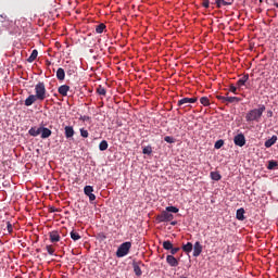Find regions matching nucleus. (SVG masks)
Masks as SVG:
<instances>
[{"mask_svg":"<svg viewBox=\"0 0 278 278\" xmlns=\"http://www.w3.org/2000/svg\"><path fill=\"white\" fill-rule=\"evenodd\" d=\"M92 192H94V188L92 186H85L84 193L89 198L90 203L97 200V195Z\"/></svg>","mask_w":278,"mask_h":278,"instance_id":"6","label":"nucleus"},{"mask_svg":"<svg viewBox=\"0 0 278 278\" xmlns=\"http://www.w3.org/2000/svg\"><path fill=\"white\" fill-rule=\"evenodd\" d=\"M248 81H249V74H244V75L237 81V87H238V88H242V86H245Z\"/></svg>","mask_w":278,"mask_h":278,"instance_id":"16","label":"nucleus"},{"mask_svg":"<svg viewBox=\"0 0 278 278\" xmlns=\"http://www.w3.org/2000/svg\"><path fill=\"white\" fill-rule=\"evenodd\" d=\"M203 253V245H201V242L197 241L193 244V257H199Z\"/></svg>","mask_w":278,"mask_h":278,"instance_id":"8","label":"nucleus"},{"mask_svg":"<svg viewBox=\"0 0 278 278\" xmlns=\"http://www.w3.org/2000/svg\"><path fill=\"white\" fill-rule=\"evenodd\" d=\"M166 262L169 266H173V267L179 266V261H177V258L173 255H167Z\"/></svg>","mask_w":278,"mask_h":278,"instance_id":"11","label":"nucleus"},{"mask_svg":"<svg viewBox=\"0 0 278 278\" xmlns=\"http://www.w3.org/2000/svg\"><path fill=\"white\" fill-rule=\"evenodd\" d=\"M233 142L236 147H244V144H247V138L243 134H238L237 136H235Z\"/></svg>","mask_w":278,"mask_h":278,"instance_id":"7","label":"nucleus"},{"mask_svg":"<svg viewBox=\"0 0 278 278\" xmlns=\"http://www.w3.org/2000/svg\"><path fill=\"white\" fill-rule=\"evenodd\" d=\"M50 236V242H60V232L56 230H53L49 233Z\"/></svg>","mask_w":278,"mask_h":278,"instance_id":"17","label":"nucleus"},{"mask_svg":"<svg viewBox=\"0 0 278 278\" xmlns=\"http://www.w3.org/2000/svg\"><path fill=\"white\" fill-rule=\"evenodd\" d=\"M230 92H232L233 94H238V87L230 85Z\"/></svg>","mask_w":278,"mask_h":278,"instance_id":"39","label":"nucleus"},{"mask_svg":"<svg viewBox=\"0 0 278 278\" xmlns=\"http://www.w3.org/2000/svg\"><path fill=\"white\" fill-rule=\"evenodd\" d=\"M268 118H273V111H267Z\"/></svg>","mask_w":278,"mask_h":278,"instance_id":"44","label":"nucleus"},{"mask_svg":"<svg viewBox=\"0 0 278 278\" xmlns=\"http://www.w3.org/2000/svg\"><path fill=\"white\" fill-rule=\"evenodd\" d=\"M240 101H242V99H240L238 97H227V104L228 103H240Z\"/></svg>","mask_w":278,"mask_h":278,"instance_id":"26","label":"nucleus"},{"mask_svg":"<svg viewBox=\"0 0 278 278\" xmlns=\"http://www.w3.org/2000/svg\"><path fill=\"white\" fill-rule=\"evenodd\" d=\"M274 5H275V8H277V9H278V2H275V3H274Z\"/></svg>","mask_w":278,"mask_h":278,"instance_id":"47","label":"nucleus"},{"mask_svg":"<svg viewBox=\"0 0 278 278\" xmlns=\"http://www.w3.org/2000/svg\"><path fill=\"white\" fill-rule=\"evenodd\" d=\"M218 101H222V103H226L227 105V97L225 96H217Z\"/></svg>","mask_w":278,"mask_h":278,"instance_id":"40","label":"nucleus"},{"mask_svg":"<svg viewBox=\"0 0 278 278\" xmlns=\"http://www.w3.org/2000/svg\"><path fill=\"white\" fill-rule=\"evenodd\" d=\"M192 249H193V245H192V242H187L186 244L182 245V251L184 253H192Z\"/></svg>","mask_w":278,"mask_h":278,"instance_id":"22","label":"nucleus"},{"mask_svg":"<svg viewBox=\"0 0 278 278\" xmlns=\"http://www.w3.org/2000/svg\"><path fill=\"white\" fill-rule=\"evenodd\" d=\"M165 142H167L168 144H173L175 143V138L170 137V136H166L164 138Z\"/></svg>","mask_w":278,"mask_h":278,"instance_id":"38","label":"nucleus"},{"mask_svg":"<svg viewBox=\"0 0 278 278\" xmlns=\"http://www.w3.org/2000/svg\"><path fill=\"white\" fill-rule=\"evenodd\" d=\"M165 211H166L167 213H169V214H170V212H172L173 214H177V213L179 212V208L176 207V206H167V207L165 208Z\"/></svg>","mask_w":278,"mask_h":278,"instance_id":"34","label":"nucleus"},{"mask_svg":"<svg viewBox=\"0 0 278 278\" xmlns=\"http://www.w3.org/2000/svg\"><path fill=\"white\" fill-rule=\"evenodd\" d=\"M35 97L38 98V101L47 99V87L45 83L40 81L35 86Z\"/></svg>","mask_w":278,"mask_h":278,"instance_id":"2","label":"nucleus"},{"mask_svg":"<svg viewBox=\"0 0 278 278\" xmlns=\"http://www.w3.org/2000/svg\"><path fill=\"white\" fill-rule=\"evenodd\" d=\"M108 147H110V144H108V141H106V140H102V141L99 143V149H100V151H108Z\"/></svg>","mask_w":278,"mask_h":278,"instance_id":"27","label":"nucleus"},{"mask_svg":"<svg viewBox=\"0 0 278 278\" xmlns=\"http://www.w3.org/2000/svg\"><path fill=\"white\" fill-rule=\"evenodd\" d=\"M225 146V140L219 139L215 142L214 144V149H223V147Z\"/></svg>","mask_w":278,"mask_h":278,"instance_id":"33","label":"nucleus"},{"mask_svg":"<svg viewBox=\"0 0 278 278\" xmlns=\"http://www.w3.org/2000/svg\"><path fill=\"white\" fill-rule=\"evenodd\" d=\"M143 155H151L153 153V148L151 146H147L142 149Z\"/></svg>","mask_w":278,"mask_h":278,"instance_id":"29","label":"nucleus"},{"mask_svg":"<svg viewBox=\"0 0 278 278\" xmlns=\"http://www.w3.org/2000/svg\"><path fill=\"white\" fill-rule=\"evenodd\" d=\"M46 251H48L49 255H53L55 253V249H53V245H47Z\"/></svg>","mask_w":278,"mask_h":278,"instance_id":"37","label":"nucleus"},{"mask_svg":"<svg viewBox=\"0 0 278 278\" xmlns=\"http://www.w3.org/2000/svg\"><path fill=\"white\" fill-rule=\"evenodd\" d=\"M197 98H182L177 102L178 108H190V103H197Z\"/></svg>","mask_w":278,"mask_h":278,"instance_id":"5","label":"nucleus"},{"mask_svg":"<svg viewBox=\"0 0 278 278\" xmlns=\"http://www.w3.org/2000/svg\"><path fill=\"white\" fill-rule=\"evenodd\" d=\"M233 4V0L231 1H227V0H215V5L216 8L220 9L223 7H226V5H232Z\"/></svg>","mask_w":278,"mask_h":278,"instance_id":"12","label":"nucleus"},{"mask_svg":"<svg viewBox=\"0 0 278 278\" xmlns=\"http://www.w3.org/2000/svg\"><path fill=\"white\" fill-rule=\"evenodd\" d=\"M38 101V98L36 94H30L28 98L25 100V105L26 108H29L30 105H34L35 102Z\"/></svg>","mask_w":278,"mask_h":278,"instance_id":"13","label":"nucleus"},{"mask_svg":"<svg viewBox=\"0 0 278 278\" xmlns=\"http://www.w3.org/2000/svg\"><path fill=\"white\" fill-rule=\"evenodd\" d=\"M277 166H278L277 161H269L267 168H268V170H275V168H277Z\"/></svg>","mask_w":278,"mask_h":278,"instance_id":"32","label":"nucleus"},{"mask_svg":"<svg viewBox=\"0 0 278 278\" xmlns=\"http://www.w3.org/2000/svg\"><path fill=\"white\" fill-rule=\"evenodd\" d=\"M7 227H8V231L11 233V231H12V224H10V222H8Z\"/></svg>","mask_w":278,"mask_h":278,"instance_id":"43","label":"nucleus"},{"mask_svg":"<svg viewBox=\"0 0 278 278\" xmlns=\"http://www.w3.org/2000/svg\"><path fill=\"white\" fill-rule=\"evenodd\" d=\"M68 90H71V87L68 85H62L59 87L58 92L62 97H68Z\"/></svg>","mask_w":278,"mask_h":278,"instance_id":"10","label":"nucleus"},{"mask_svg":"<svg viewBox=\"0 0 278 278\" xmlns=\"http://www.w3.org/2000/svg\"><path fill=\"white\" fill-rule=\"evenodd\" d=\"M277 142V136H273L270 139L265 141V147L266 149H270V147H273V144H275Z\"/></svg>","mask_w":278,"mask_h":278,"instance_id":"19","label":"nucleus"},{"mask_svg":"<svg viewBox=\"0 0 278 278\" xmlns=\"http://www.w3.org/2000/svg\"><path fill=\"white\" fill-rule=\"evenodd\" d=\"M223 177L220 176V173L218 172H211V179H213V181H220Z\"/></svg>","mask_w":278,"mask_h":278,"instance_id":"24","label":"nucleus"},{"mask_svg":"<svg viewBox=\"0 0 278 278\" xmlns=\"http://www.w3.org/2000/svg\"><path fill=\"white\" fill-rule=\"evenodd\" d=\"M40 134H41L42 140H46V138H50L52 132H51V129L47 127H40Z\"/></svg>","mask_w":278,"mask_h":278,"instance_id":"14","label":"nucleus"},{"mask_svg":"<svg viewBox=\"0 0 278 278\" xmlns=\"http://www.w3.org/2000/svg\"><path fill=\"white\" fill-rule=\"evenodd\" d=\"M28 134L29 136H33L34 138L40 136V127L37 128V127H31L29 130H28Z\"/></svg>","mask_w":278,"mask_h":278,"instance_id":"20","label":"nucleus"},{"mask_svg":"<svg viewBox=\"0 0 278 278\" xmlns=\"http://www.w3.org/2000/svg\"><path fill=\"white\" fill-rule=\"evenodd\" d=\"M170 225L175 227V225H177V222H170Z\"/></svg>","mask_w":278,"mask_h":278,"instance_id":"46","label":"nucleus"},{"mask_svg":"<svg viewBox=\"0 0 278 278\" xmlns=\"http://www.w3.org/2000/svg\"><path fill=\"white\" fill-rule=\"evenodd\" d=\"M73 73H75V71H73V70L67 71V75H73Z\"/></svg>","mask_w":278,"mask_h":278,"instance_id":"45","label":"nucleus"},{"mask_svg":"<svg viewBox=\"0 0 278 278\" xmlns=\"http://www.w3.org/2000/svg\"><path fill=\"white\" fill-rule=\"evenodd\" d=\"M75 136V129L73 126H65V138H73Z\"/></svg>","mask_w":278,"mask_h":278,"instance_id":"18","label":"nucleus"},{"mask_svg":"<svg viewBox=\"0 0 278 278\" xmlns=\"http://www.w3.org/2000/svg\"><path fill=\"white\" fill-rule=\"evenodd\" d=\"M172 255H177V253H179L180 249L179 248H173L169 250Z\"/></svg>","mask_w":278,"mask_h":278,"instance_id":"41","label":"nucleus"},{"mask_svg":"<svg viewBox=\"0 0 278 278\" xmlns=\"http://www.w3.org/2000/svg\"><path fill=\"white\" fill-rule=\"evenodd\" d=\"M103 31H105V24L101 23L98 26H96L97 34H103Z\"/></svg>","mask_w":278,"mask_h":278,"instance_id":"30","label":"nucleus"},{"mask_svg":"<svg viewBox=\"0 0 278 278\" xmlns=\"http://www.w3.org/2000/svg\"><path fill=\"white\" fill-rule=\"evenodd\" d=\"M65 78H66V72H64V68L59 67L56 71V79H59V81H64Z\"/></svg>","mask_w":278,"mask_h":278,"instance_id":"15","label":"nucleus"},{"mask_svg":"<svg viewBox=\"0 0 278 278\" xmlns=\"http://www.w3.org/2000/svg\"><path fill=\"white\" fill-rule=\"evenodd\" d=\"M36 58H38V50H33L29 58L27 59V62L31 64V62L36 61Z\"/></svg>","mask_w":278,"mask_h":278,"instance_id":"23","label":"nucleus"},{"mask_svg":"<svg viewBox=\"0 0 278 278\" xmlns=\"http://www.w3.org/2000/svg\"><path fill=\"white\" fill-rule=\"evenodd\" d=\"M200 103H201L202 105H204V108H208V105H210V98H208V97H202V98L200 99Z\"/></svg>","mask_w":278,"mask_h":278,"instance_id":"31","label":"nucleus"},{"mask_svg":"<svg viewBox=\"0 0 278 278\" xmlns=\"http://www.w3.org/2000/svg\"><path fill=\"white\" fill-rule=\"evenodd\" d=\"M140 262H132L134 273L137 277H142V269L140 268Z\"/></svg>","mask_w":278,"mask_h":278,"instance_id":"9","label":"nucleus"},{"mask_svg":"<svg viewBox=\"0 0 278 278\" xmlns=\"http://www.w3.org/2000/svg\"><path fill=\"white\" fill-rule=\"evenodd\" d=\"M80 136H81V138H88V136H90V134L85 128H80Z\"/></svg>","mask_w":278,"mask_h":278,"instance_id":"36","label":"nucleus"},{"mask_svg":"<svg viewBox=\"0 0 278 278\" xmlns=\"http://www.w3.org/2000/svg\"><path fill=\"white\" fill-rule=\"evenodd\" d=\"M70 236H71L72 240H74V242H77V240H81V236L78 235V232L75 230H72Z\"/></svg>","mask_w":278,"mask_h":278,"instance_id":"25","label":"nucleus"},{"mask_svg":"<svg viewBox=\"0 0 278 278\" xmlns=\"http://www.w3.org/2000/svg\"><path fill=\"white\" fill-rule=\"evenodd\" d=\"M264 112H266V105L260 104L258 109H253L247 113L245 121L248 123H253V121H255V123H260V119L262 118Z\"/></svg>","mask_w":278,"mask_h":278,"instance_id":"1","label":"nucleus"},{"mask_svg":"<svg viewBox=\"0 0 278 278\" xmlns=\"http://www.w3.org/2000/svg\"><path fill=\"white\" fill-rule=\"evenodd\" d=\"M86 119H87V117L85 116V117H84V121H86Z\"/></svg>","mask_w":278,"mask_h":278,"instance_id":"48","label":"nucleus"},{"mask_svg":"<svg viewBox=\"0 0 278 278\" xmlns=\"http://www.w3.org/2000/svg\"><path fill=\"white\" fill-rule=\"evenodd\" d=\"M129 251H131V242L126 241L118 247L116 257H125L126 255H129Z\"/></svg>","mask_w":278,"mask_h":278,"instance_id":"3","label":"nucleus"},{"mask_svg":"<svg viewBox=\"0 0 278 278\" xmlns=\"http://www.w3.org/2000/svg\"><path fill=\"white\" fill-rule=\"evenodd\" d=\"M202 5L207 10L210 8V0H202Z\"/></svg>","mask_w":278,"mask_h":278,"instance_id":"42","label":"nucleus"},{"mask_svg":"<svg viewBox=\"0 0 278 278\" xmlns=\"http://www.w3.org/2000/svg\"><path fill=\"white\" fill-rule=\"evenodd\" d=\"M244 213H245V211L243 207L237 210V214H236L237 220H244V218H247V217H244Z\"/></svg>","mask_w":278,"mask_h":278,"instance_id":"21","label":"nucleus"},{"mask_svg":"<svg viewBox=\"0 0 278 278\" xmlns=\"http://www.w3.org/2000/svg\"><path fill=\"white\" fill-rule=\"evenodd\" d=\"M163 249H165V251H170V249H173V243L170 241H164L163 242Z\"/></svg>","mask_w":278,"mask_h":278,"instance_id":"35","label":"nucleus"},{"mask_svg":"<svg viewBox=\"0 0 278 278\" xmlns=\"http://www.w3.org/2000/svg\"><path fill=\"white\" fill-rule=\"evenodd\" d=\"M173 218H175V216L172 213H167L166 210L156 216L157 223H170Z\"/></svg>","mask_w":278,"mask_h":278,"instance_id":"4","label":"nucleus"},{"mask_svg":"<svg viewBox=\"0 0 278 278\" xmlns=\"http://www.w3.org/2000/svg\"><path fill=\"white\" fill-rule=\"evenodd\" d=\"M97 92L98 94L102 96V97H105V94H108V91L105 90V88L101 85L98 86L97 88Z\"/></svg>","mask_w":278,"mask_h":278,"instance_id":"28","label":"nucleus"}]
</instances>
